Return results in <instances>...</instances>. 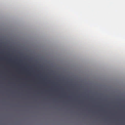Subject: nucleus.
I'll return each instance as SVG.
<instances>
[{"mask_svg": "<svg viewBox=\"0 0 125 125\" xmlns=\"http://www.w3.org/2000/svg\"><path fill=\"white\" fill-rule=\"evenodd\" d=\"M4 49H0V52H3L4 51Z\"/></svg>", "mask_w": 125, "mask_h": 125, "instance_id": "1", "label": "nucleus"}, {"mask_svg": "<svg viewBox=\"0 0 125 125\" xmlns=\"http://www.w3.org/2000/svg\"><path fill=\"white\" fill-rule=\"evenodd\" d=\"M7 49L8 51H10L12 50V49L10 48H8Z\"/></svg>", "mask_w": 125, "mask_h": 125, "instance_id": "2", "label": "nucleus"}, {"mask_svg": "<svg viewBox=\"0 0 125 125\" xmlns=\"http://www.w3.org/2000/svg\"><path fill=\"white\" fill-rule=\"evenodd\" d=\"M24 55H25V54H24Z\"/></svg>", "mask_w": 125, "mask_h": 125, "instance_id": "3", "label": "nucleus"}, {"mask_svg": "<svg viewBox=\"0 0 125 125\" xmlns=\"http://www.w3.org/2000/svg\"><path fill=\"white\" fill-rule=\"evenodd\" d=\"M5 55V56H6V55Z\"/></svg>", "mask_w": 125, "mask_h": 125, "instance_id": "4", "label": "nucleus"}, {"mask_svg": "<svg viewBox=\"0 0 125 125\" xmlns=\"http://www.w3.org/2000/svg\"><path fill=\"white\" fill-rule=\"evenodd\" d=\"M8 55H9V54H8Z\"/></svg>", "mask_w": 125, "mask_h": 125, "instance_id": "5", "label": "nucleus"}]
</instances>
